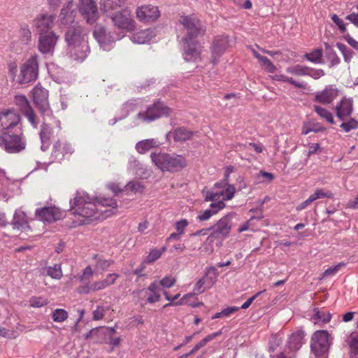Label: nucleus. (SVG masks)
Listing matches in <instances>:
<instances>
[{
	"mask_svg": "<svg viewBox=\"0 0 358 358\" xmlns=\"http://www.w3.org/2000/svg\"><path fill=\"white\" fill-rule=\"evenodd\" d=\"M70 211L84 218L83 224L94 220H102L115 214L117 208L115 199L106 197H96L94 200L85 193L78 192L70 201Z\"/></svg>",
	"mask_w": 358,
	"mask_h": 358,
	"instance_id": "nucleus-1",
	"label": "nucleus"
},
{
	"mask_svg": "<svg viewBox=\"0 0 358 358\" xmlns=\"http://www.w3.org/2000/svg\"><path fill=\"white\" fill-rule=\"evenodd\" d=\"M235 192V187L229 184L227 179H224L216 182L210 190L207 191L205 200L213 201L210 206V208L222 210L226 206L224 201L232 199Z\"/></svg>",
	"mask_w": 358,
	"mask_h": 358,
	"instance_id": "nucleus-2",
	"label": "nucleus"
},
{
	"mask_svg": "<svg viewBox=\"0 0 358 358\" xmlns=\"http://www.w3.org/2000/svg\"><path fill=\"white\" fill-rule=\"evenodd\" d=\"M152 162L162 171L178 172L187 166L185 157L180 155H171L155 152L150 155Z\"/></svg>",
	"mask_w": 358,
	"mask_h": 358,
	"instance_id": "nucleus-3",
	"label": "nucleus"
},
{
	"mask_svg": "<svg viewBox=\"0 0 358 358\" xmlns=\"http://www.w3.org/2000/svg\"><path fill=\"white\" fill-rule=\"evenodd\" d=\"M83 32V28L78 26L70 28L66 34V41L71 47V53L75 54L76 59H83L86 56L84 49L87 48V45Z\"/></svg>",
	"mask_w": 358,
	"mask_h": 358,
	"instance_id": "nucleus-4",
	"label": "nucleus"
},
{
	"mask_svg": "<svg viewBox=\"0 0 358 358\" xmlns=\"http://www.w3.org/2000/svg\"><path fill=\"white\" fill-rule=\"evenodd\" d=\"M113 27L124 32H131L136 28V21L132 15L131 10L129 8H123L108 16Z\"/></svg>",
	"mask_w": 358,
	"mask_h": 358,
	"instance_id": "nucleus-5",
	"label": "nucleus"
},
{
	"mask_svg": "<svg viewBox=\"0 0 358 358\" xmlns=\"http://www.w3.org/2000/svg\"><path fill=\"white\" fill-rule=\"evenodd\" d=\"M331 344V335L326 330L315 331L310 339V351L315 358H327Z\"/></svg>",
	"mask_w": 358,
	"mask_h": 358,
	"instance_id": "nucleus-6",
	"label": "nucleus"
},
{
	"mask_svg": "<svg viewBox=\"0 0 358 358\" xmlns=\"http://www.w3.org/2000/svg\"><path fill=\"white\" fill-rule=\"evenodd\" d=\"M38 76V61L37 55H34L20 65L16 82L20 85H27L36 80Z\"/></svg>",
	"mask_w": 358,
	"mask_h": 358,
	"instance_id": "nucleus-7",
	"label": "nucleus"
},
{
	"mask_svg": "<svg viewBox=\"0 0 358 358\" xmlns=\"http://www.w3.org/2000/svg\"><path fill=\"white\" fill-rule=\"evenodd\" d=\"M26 141L23 134H9L6 133L0 136V147L8 153H17L26 148Z\"/></svg>",
	"mask_w": 358,
	"mask_h": 358,
	"instance_id": "nucleus-8",
	"label": "nucleus"
},
{
	"mask_svg": "<svg viewBox=\"0 0 358 358\" xmlns=\"http://www.w3.org/2000/svg\"><path fill=\"white\" fill-rule=\"evenodd\" d=\"M171 113V110L164 103L157 101L149 106L144 112H140L136 117L143 122H151L162 116H169Z\"/></svg>",
	"mask_w": 358,
	"mask_h": 358,
	"instance_id": "nucleus-9",
	"label": "nucleus"
},
{
	"mask_svg": "<svg viewBox=\"0 0 358 358\" xmlns=\"http://www.w3.org/2000/svg\"><path fill=\"white\" fill-rule=\"evenodd\" d=\"M231 230V216L227 215L222 217L214 225L213 232L207 237L206 241L213 243L215 240L227 238Z\"/></svg>",
	"mask_w": 358,
	"mask_h": 358,
	"instance_id": "nucleus-10",
	"label": "nucleus"
},
{
	"mask_svg": "<svg viewBox=\"0 0 358 358\" xmlns=\"http://www.w3.org/2000/svg\"><path fill=\"white\" fill-rule=\"evenodd\" d=\"M78 10L88 24H94L99 18L98 6L94 0H79Z\"/></svg>",
	"mask_w": 358,
	"mask_h": 358,
	"instance_id": "nucleus-11",
	"label": "nucleus"
},
{
	"mask_svg": "<svg viewBox=\"0 0 358 358\" xmlns=\"http://www.w3.org/2000/svg\"><path fill=\"white\" fill-rule=\"evenodd\" d=\"M120 275L117 273H109L106 277L99 281H95L91 284H86L78 287V292L80 294H89L92 292L99 291L113 285Z\"/></svg>",
	"mask_w": 358,
	"mask_h": 358,
	"instance_id": "nucleus-12",
	"label": "nucleus"
},
{
	"mask_svg": "<svg viewBox=\"0 0 358 358\" xmlns=\"http://www.w3.org/2000/svg\"><path fill=\"white\" fill-rule=\"evenodd\" d=\"M184 59L187 62H197L201 60L202 47L195 38H182Z\"/></svg>",
	"mask_w": 358,
	"mask_h": 358,
	"instance_id": "nucleus-13",
	"label": "nucleus"
},
{
	"mask_svg": "<svg viewBox=\"0 0 358 358\" xmlns=\"http://www.w3.org/2000/svg\"><path fill=\"white\" fill-rule=\"evenodd\" d=\"M178 21L187 30V35L182 38H196L199 36L201 27V22L196 15H181Z\"/></svg>",
	"mask_w": 358,
	"mask_h": 358,
	"instance_id": "nucleus-14",
	"label": "nucleus"
},
{
	"mask_svg": "<svg viewBox=\"0 0 358 358\" xmlns=\"http://www.w3.org/2000/svg\"><path fill=\"white\" fill-rule=\"evenodd\" d=\"M66 215L64 210L55 206L44 207L36 210V216L41 220L48 223L57 222Z\"/></svg>",
	"mask_w": 358,
	"mask_h": 358,
	"instance_id": "nucleus-15",
	"label": "nucleus"
},
{
	"mask_svg": "<svg viewBox=\"0 0 358 358\" xmlns=\"http://www.w3.org/2000/svg\"><path fill=\"white\" fill-rule=\"evenodd\" d=\"M31 220V219L27 216V213L22 208H17L15 210L10 224L14 230L28 234L32 231L29 224Z\"/></svg>",
	"mask_w": 358,
	"mask_h": 358,
	"instance_id": "nucleus-16",
	"label": "nucleus"
},
{
	"mask_svg": "<svg viewBox=\"0 0 358 358\" xmlns=\"http://www.w3.org/2000/svg\"><path fill=\"white\" fill-rule=\"evenodd\" d=\"M59 36L54 31L39 34L38 49L43 55H52Z\"/></svg>",
	"mask_w": 358,
	"mask_h": 358,
	"instance_id": "nucleus-17",
	"label": "nucleus"
},
{
	"mask_svg": "<svg viewBox=\"0 0 358 358\" xmlns=\"http://www.w3.org/2000/svg\"><path fill=\"white\" fill-rule=\"evenodd\" d=\"M20 115L12 110H6L0 113V134L8 133L7 131L20 124Z\"/></svg>",
	"mask_w": 358,
	"mask_h": 358,
	"instance_id": "nucleus-18",
	"label": "nucleus"
},
{
	"mask_svg": "<svg viewBox=\"0 0 358 358\" xmlns=\"http://www.w3.org/2000/svg\"><path fill=\"white\" fill-rule=\"evenodd\" d=\"M136 15L139 21L150 23L155 22L159 17L160 12L157 6L143 5L136 8Z\"/></svg>",
	"mask_w": 358,
	"mask_h": 358,
	"instance_id": "nucleus-19",
	"label": "nucleus"
},
{
	"mask_svg": "<svg viewBox=\"0 0 358 358\" xmlns=\"http://www.w3.org/2000/svg\"><path fill=\"white\" fill-rule=\"evenodd\" d=\"M33 101L38 109L42 113L50 110L48 91L41 85H36L32 90Z\"/></svg>",
	"mask_w": 358,
	"mask_h": 358,
	"instance_id": "nucleus-20",
	"label": "nucleus"
},
{
	"mask_svg": "<svg viewBox=\"0 0 358 358\" xmlns=\"http://www.w3.org/2000/svg\"><path fill=\"white\" fill-rule=\"evenodd\" d=\"M14 103L19 108L22 113L27 118L29 122L34 127H36L38 124L36 115L27 97L24 95H16L14 98Z\"/></svg>",
	"mask_w": 358,
	"mask_h": 358,
	"instance_id": "nucleus-21",
	"label": "nucleus"
},
{
	"mask_svg": "<svg viewBox=\"0 0 358 358\" xmlns=\"http://www.w3.org/2000/svg\"><path fill=\"white\" fill-rule=\"evenodd\" d=\"M55 19L52 15L41 13L34 20L33 27L38 35L50 33L52 31Z\"/></svg>",
	"mask_w": 358,
	"mask_h": 358,
	"instance_id": "nucleus-22",
	"label": "nucleus"
},
{
	"mask_svg": "<svg viewBox=\"0 0 358 358\" xmlns=\"http://www.w3.org/2000/svg\"><path fill=\"white\" fill-rule=\"evenodd\" d=\"M338 96V91L332 86H327L324 90L316 92L314 101L320 103L327 105L333 102Z\"/></svg>",
	"mask_w": 358,
	"mask_h": 358,
	"instance_id": "nucleus-23",
	"label": "nucleus"
},
{
	"mask_svg": "<svg viewBox=\"0 0 358 358\" xmlns=\"http://www.w3.org/2000/svg\"><path fill=\"white\" fill-rule=\"evenodd\" d=\"M353 101L352 99L343 98L336 106V117L340 120H345L353 112Z\"/></svg>",
	"mask_w": 358,
	"mask_h": 358,
	"instance_id": "nucleus-24",
	"label": "nucleus"
},
{
	"mask_svg": "<svg viewBox=\"0 0 358 358\" xmlns=\"http://www.w3.org/2000/svg\"><path fill=\"white\" fill-rule=\"evenodd\" d=\"M228 38L224 36H217L212 45V62L216 64L220 57L228 47Z\"/></svg>",
	"mask_w": 358,
	"mask_h": 358,
	"instance_id": "nucleus-25",
	"label": "nucleus"
},
{
	"mask_svg": "<svg viewBox=\"0 0 358 358\" xmlns=\"http://www.w3.org/2000/svg\"><path fill=\"white\" fill-rule=\"evenodd\" d=\"M76 15V10L73 0L68 1L63 6L59 20L61 23L65 25L70 24L74 22Z\"/></svg>",
	"mask_w": 358,
	"mask_h": 358,
	"instance_id": "nucleus-26",
	"label": "nucleus"
},
{
	"mask_svg": "<svg viewBox=\"0 0 358 358\" xmlns=\"http://www.w3.org/2000/svg\"><path fill=\"white\" fill-rule=\"evenodd\" d=\"M128 0H99L101 11L108 16V15L123 8Z\"/></svg>",
	"mask_w": 358,
	"mask_h": 358,
	"instance_id": "nucleus-27",
	"label": "nucleus"
},
{
	"mask_svg": "<svg viewBox=\"0 0 358 358\" xmlns=\"http://www.w3.org/2000/svg\"><path fill=\"white\" fill-rule=\"evenodd\" d=\"M306 334L301 329H297L294 331L289 336L288 340V346L292 350H297L304 343V338Z\"/></svg>",
	"mask_w": 358,
	"mask_h": 358,
	"instance_id": "nucleus-28",
	"label": "nucleus"
},
{
	"mask_svg": "<svg viewBox=\"0 0 358 358\" xmlns=\"http://www.w3.org/2000/svg\"><path fill=\"white\" fill-rule=\"evenodd\" d=\"M147 296L146 301L148 303L152 304L157 303L161 299L160 287L158 281H154L150 284L145 289Z\"/></svg>",
	"mask_w": 358,
	"mask_h": 358,
	"instance_id": "nucleus-29",
	"label": "nucleus"
},
{
	"mask_svg": "<svg viewBox=\"0 0 358 358\" xmlns=\"http://www.w3.org/2000/svg\"><path fill=\"white\" fill-rule=\"evenodd\" d=\"M159 145V141L155 138H148L142 140L136 144L135 148L139 154H145L152 148H157Z\"/></svg>",
	"mask_w": 358,
	"mask_h": 358,
	"instance_id": "nucleus-30",
	"label": "nucleus"
},
{
	"mask_svg": "<svg viewBox=\"0 0 358 358\" xmlns=\"http://www.w3.org/2000/svg\"><path fill=\"white\" fill-rule=\"evenodd\" d=\"M194 132L185 127H180L173 131V137L176 142H184L190 140Z\"/></svg>",
	"mask_w": 358,
	"mask_h": 358,
	"instance_id": "nucleus-31",
	"label": "nucleus"
},
{
	"mask_svg": "<svg viewBox=\"0 0 358 358\" xmlns=\"http://www.w3.org/2000/svg\"><path fill=\"white\" fill-rule=\"evenodd\" d=\"M331 318V315L329 312L325 310H320L318 308L314 309V315L312 317L315 324H326L328 323Z\"/></svg>",
	"mask_w": 358,
	"mask_h": 358,
	"instance_id": "nucleus-32",
	"label": "nucleus"
},
{
	"mask_svg": "<svg viewBox=\"0 0 358 358\" xmlns=\"http://www.w3.org/2000/svg\"><path fill=\"white\" fill-rule=\"evenodd\" d=\"M272 79L277 81H281L284 83H289L295 87L299 88V89H305L306 88V84L303 82H298L295 80L293 78L289 77L287 76H285L284 74H276L272 76Z\"/></svg>",
	"mask_w": 358,
	"mask_h": 358,
	"instance_id": "nucleus-33",
	"label": "nucleus"
},
{
	"mask_svg": "<svg viewBox=\"0 0 358 358\" xmlns=\"http://www.w3.org/2000/svg\"><path fill=\"white\" fill-rule=\"evenodd\" d=\"M218 276L217 269L214 266L207 267L206 269L205 276L203 277L206 278V287L210 288L217 281V278Z\"/></svg>",
	"mask_w": 358,
	"mask_h": 358,
	"instance_id": "nucleus-34",
	"label": "nucleus"
},
{
	"mask_svg": "<svg viewBox=\"0 0 358 358\" xmlns=\"http://www.w3.org/2000/svg\"><path fill=\"white\" fill-rule=\"evenodd\" d=\"M166 248L163 247L161 249H158L157 248H154L150 250L149 254L143 261V264H152L157 260H158L162 255L166 252Z\"/></svg>",
	"mask_w": 358,
	"mask_h": 358,
	"instance_id": "nucleus-35",
	"label": "nucleus"
},
{
	"mask_svg": "<svg viewBox=\"0 0 358 358\" xmlns=\"http://www.w3.org/2000/svg\"><path fill=\"white\" fill-rule=\"evenodd\" d=\"M94 259L96 260L94 268L96 271H105L114 263L113 260L106 259L97 255H94Z\"/></svg>",
	"mask_w": 358,
	"mask_h": 358,
	"instance_id": "nucleus-36",
	"label": "nucleus"
},
{
	"mask_svg": "<svg viewBox=\"0 0 358 358\" xmlns=\"http://www.w3.org/2000/svg\"><path fill=\"white\" fill-rule=\"evenodd\" d=\"M313 202L320 199H333L334 194L331 191L324 188H317L314 193L310 195Z\"/></svg>",
	"mask_w": 358,
	"mask_h": 358,
	"instance_id": "nucleus-37",
	"label": "nucleus"
},
{
	"mask_svg": "<svg viewBox=\"0 0 358 358\" xmlns=\"http://www.w3.org/2000/svg\"><path fill=\"white\" fill-rule=\"evenodd\" d=\"M308 66L296 64L286 68V72L295 76H306L308 75Z\"/></svg>",
	"mask_w": 358,
	"mask_h": 358,
	"instance_id": "nucleus-38",
	"label": "nucleus"
},
{
	"mask_svg": "<svg viewBox=\"0 0 358 358\" xmlns=\"http://www.w3.org/2000/svg\"><path fill=\"white\" fill-rule=\"evenodd\" d=\"M314 110L321 118L325 120L327 122L331 124L334 123L333 115L327 109L315 105L314 106Z\"/></svg>",
	"mask_w": 358,
	"mask_h": 358,
	"instance_id": "nucleus-39",
	"label": "nucleus"
},
{
	"mask_svg": "<svg viewBox=\"0 0 358 358\" xmlns=\"http://www.w3.org/2000/svg\"><path fill=\"white\" fill-rule=\"evenodd\" d=\"M19 37L20 41L24 44H28L31 41V31L28 24H21L19 31Z\"/></svg>",
	"mask_w": 358,
	"mask_h": 358,
	"instance_id": "nucleus-40",
	"label": "nucleus"
},
{
	"mask_svg": "<svg viewBox=\"0 0 358 358\" xmlns=\"http://www.w3.org/2000/svg\"><path fill=\"white\" fill-rule=\"evenodd\" d=\"M342 122L340 125L341 129L345 132H350L351 130L358 129V121L353 117H348L345 120H341Z\"/></svg>",
	"mask_w": 358,
	"mask_h": 358,
	"instance_id": "nucleus-41",
	"label": "nucleus"
},
{
	"mask_svg": "<svg viewBox=\"0 0 358 358\" xmlns=\"http://www.w3.org/2000/svg\"><path fill=\"white\" fill-rule=\"evenodd\" d=\"M336 47L338 48L339 51L341 52V54L343 57L344 61L346 63L349 64L352 61V59L354 57V55H355L354 52L351 49L348 48L345 45H344L341 43H337Z\"/></svg>",
	"mask_w": 358,
	"mask_h": 358,
	"instance_id": "nucleus-42",
	"label": "nucleus"
},
{
	"mask_svg": "<svg viewBox=\"0 0 358 358\" xmlns=\"http://www.w3.org/2000/svg\"><path fill=\"white\" fill-rule=\"evenodd\" d=\"M47 274L53 279L59 280L62 278L63 273L62 266L59 264H55L46 268Z\"/></svg>",
	"mask_w": 358,
	"mask_h": 358,
	"instance_id": "nucleus-43",
	"label": "nucleus"
},
{
	"mask_svg": "<svg viewBox=\"0 0 358 358\" xmlns=\"http://www.w3.org/2000/svg\"><path fill=\"white\" fill-rule=\"evenodd\" d=\"M326 54L331 66L338 65L341 62L339 57L329 45L326 46Z\"/></svg>",
	"mask_w": 358,
	"mask_h": 358,
	"instance_id": "nucleus-44",
	"label": "nucleus"
},
{
	"mask_svg": "<svg viewBox=\"0 0 358 358\" xmlns=\"http://www.w3.org/2000/svg\"><path fill=\"white\" fill-rule=\"evenodd\" d=\"M322 56V50L315 49L311 52L306 53L303 57L305 59H306L308 61L312 63L319 64L321 62Z\"/></svg>",
	"mask_w": 358,
	"mask_h": 358,
	"instance_id": "nucleus-45",
	"label": "nucleus"
},
{
	"mask_svg": "<svg viewBox=\"0 0 358 358\" xmlns=\"http://www.w3.org/2000/svg\"><path fill=\"white\" fill-rule=\"evenodd\" d=\"M69 317L68 313L62 308H57L52 313V318L54 322H62Z\"/></svg>",
	"mask_w": 358,
	"mask_h": 358,
	"instance_id": "nucleus-46",
	"label": "nucleus"
},
{
	"mask_svg": "<svg viewBox=\"0 0 358 358\" xmlns=\"http://www.w3.org/2000/svg\"><path fill=\"white\" fill-rule=\"evenodd\" d=\"M93 34L100 44L105 43L106 30L101 25L96 26Z\"/></svg>",
	"mask_w": 358,
	"mask_h": 358,
	"instance_id": "nucleus-47",
	"label": "nucleus"
},
{
	"mask_svg": "<svg viewBox=\"0 0 358 358\" xmlns=\"http://www.w3.org/2000/svg\"><path fill=\"white\" fill-rule=\"evenodd\" d=\"M48 303V299L43 296H32L29 299V305L33 308H41Z\"/></svg>",
	"mask_w": 358,
	"mask_h": 358,
	"instance_id": "nucleus-48",
	"label": "nucleus"
},
{
	"mask_svg": "<svg viewBox=\"0 0 358 358\" xmlns=\"http://www.w3.org/2000/svg\"><path fill=\"white\" fill-rule=\"evenodd\" d=\"M259 62L268 73H274L277 69L276 66L266 57H264Z\"/></svg>",
	"mask_w": 358,
	"mask_h": 358,
	"instance_id": "nucleus-49",
	"label": "nucleus"
},
{
	"mask_svg": "<svg viewBox=\"0 0 358 358\" xmlns=\"http://www.w3.org/2000/svg\"><path fill=\"white\" fill-rule=\"evenodd\" d=\"M345 266V264L343 262L338 263L334 266L330 267L327 269H326L324 273H322V278H326L330 275H334L336 273H338L341 268L344 267Z\"/></svg>",
	"mask_w": 358,
	"mask_h": 358,
	"instance_id": "nucleus-50",
	"label": "nucleus"
},
{
	"mask_svg": "<svg viewBox=\"0 0 358 358\" xmlns=\"http://www.w3.org/2000/svg\"><path fill=\"white\" fill-rule=\"evenodd\" d=\"M220 210L217 208L207 209L203 212L200 213L197 216L199 221H206L209 220L213 215L216 214Z\"/></svg>",
	"mask_w": 358,
	"mask_h": 358,
	"instance_id": "nucleus-51",
	"label": "nucleus"
},
{
	"mask_svg": "<svg viewBox=\"0 0 358 358\" xmlns=\"http://www.w3.org/2000/svg\"><path fill=\"white\" fill-rule=\"evenodd\" d=\"M8 73L10 77H11L13 80H16L17 78L18 74L17 72V64L15 61L10 62L8 65Z\"/></svg>",
	"mask_w": 358,
	"mask_h": 358,
	"instance_id": "nucleus-52",
	"label": "nucleus"
},
{
	"mask_svg": "<svg viewBox=\"0 0 358 358\" xmlns=\"http://www.w3.org/2000/svg\"><path fill=\"white\" fill-rule=\"evenodd\" d=\"M206 278H201L197 281V282L195 284L194 287V294H201L205 291L206 289H208V287H206V281L205 280Z\"/></svg>",
	"mask_w": 358,
	"mask_h": 358,
	"instance_id": "nucleus-53",
	"label": "nucleus"
},
{
	"mask_svg": "<svg viewBox=\"0 0 358 358\" xmlns=\"http://www.w3.org/2000/svg\"><path fill=\"white\" fill-rule=\"evenodd\" d=\"M176 282L175 278L172 276H165L160 281L158 282L159 286H162L166 288L172 287Z\"/></svg>",
	"mask_w": 358,
	"mask_h": 358,
	"instance_id": "nucleus-54",
	"label": "nucleus"
},
{
	"mask_svg": "<svg viewBox=\"0 0 358 358\" xmlns=\"http://www.w3.org/2000/svg\"><path fill=\"white\" fill-rule=\"evenodd\" d=\"M149 34V30H144L137 33L134 38L138 43H144L150 40Z\"/></svg>",
	"mask_w": 358,
	"mask_h": 358,
	"instance_id": "nucleus-55",
	"label": "nucleus"
},
{
	"mask_svg": "<svg viewBox=\"0 0 358 358\" xmlns=\"http://www.w3.org/2000/svg\"><path fill=\"white\" fill-rule=\"evenodd\" d=\"M108 310V308H106L104 306H99L93 312V320H100L103 319L106 313V310Z\"/></svg>",
	"mask_w": 358,
	"mask_h": 358,
	"instance_id": "nucleus-56",
	"label": "nucleus"
},
{
	"mask_svg": "<svg viewBox=\"0 0 358 358\" xmlns=\"http://www.w3.org/2000/svg\"><path fill=\"white\" fill-rule=\"evenodd\" d=\"M307 73V76L315 80L319 79L325 75L324 71L322 69H315L310 67H308Z\"/></svg>",
	"mask_w": 358,
	"mask_h": 358,
	"instance_id": "nucleus-57",
	"label": "nucleus"
},
{
	"mask_svg": "<svg viewBox=\"0 0 358 358\" xmlns=\"http://www.w3.org/2000/svg\"><path fill=\"white\" fill-rule=\"evenodd\" d=\"M348 345L351 350L355 353L358 354V336L352 334L348 340Z\"/></svg>",
	"mask_w": 358,
	"mask_h": 358,
	"instance_id": "nucleus-58",
	"label": "nucleus"
},
{
	"mask_svg": "<svg viewBox=\"0 0 358 358\" xmlns=\"http://www.w3.org/2000/svg\"><path fill=\"white\" fill-rule=\"evenodd\" d=\"M189 222L186 219H182L176 223L175 228L179 234H183L185 229L188 226Z\"/></svg>",
	"mask_w": 358,
	"mask_h": 358,
	"instance_id": "nucleus-59",
	"label": "nucleus"
},
{
	"mask_svg": "<svg viewBox=\"0 0 358 358\" xmlns=\"http://www.w3.org/2000/svg\"><path fill=\"white\" fill-rule=\"evenodd\" d=\"M322 129H314V124L310 122H304L301 128V134L303 135L308 134L310 131L318 132Z\"/></svg>",
	"mask_w": 358,
	"mask_h": 358,
	"instance_id": "nucleus-60",
	"label": "nucleus"
},
{
	"mask_svg": "<svg viewBox=\"0 0 358 358\" xmlns=\"http://www.w3.org/2000/svg\"><path fill=\"white\" fill-rule=\"evenodd\" d=\"M94 274V271L91 266H87L83 271V274L80 276V281L90 280Z\"/></svg>",
	"mask_w": 358,
	"mask_h": 358,
	"instance_id": "nucleus-61",
	"label": "nucleus"
},
{
	"mask_svg": "<svg viewBox=\"0 0 358 358\" xmlns=\"http://www.w3.org/2000/svg\"><path fill=\"white\" fill-rule=\"evenodd\" d=\"M333 22L338 27V29L342 31L345 32L346 30L345 25L343 21L337 15L334 14L331 16Z\"/></svg>",
	"mask_w": 358,
	"mask_h": 358,
	"instance_id": "nucleus-62",
	"label": "nucleus"
},
{
	"mask_svg": "<svg viewBox=\"0 0 358 358\" xmlns=\"http://www.w3.org/2000/svg\"><path fill=\"white\" fill-rule=\"evenodd\" d=\"M180 294H178L175 295L174 296L171 297V302L173 303H175L176 305H181L183 303V301L187 299L188 298L192 297L193 294H187L183 296V297L179 301L176 302V301L180 297Z\"/></svg>",
	"mask_w": 358,
	"mask_h": 358,
	"instance_id": "nucleus-63",
	"label": "nucleus"
},
{
	"mask_svg": "<svg viewBox=\"0 0 358 358\" xmlns=\"http://www.w3.org/2000/svg\"><path fill=\"white\" fill-rule=\"evenodd\" d=\"M0 336L3 338L11 339L14 338L13 331L0 326Z\"/></svg>",
	"mask_w": 358,
	"mask_h": 358,
	"instance_id": "nucleus-64",
	"label": "nucleus"
}]
</instances>
